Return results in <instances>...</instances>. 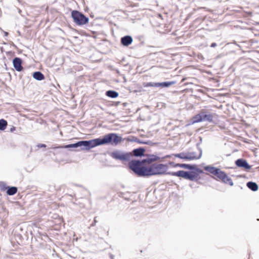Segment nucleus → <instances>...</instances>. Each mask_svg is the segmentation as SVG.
<instances>
[{
    "mask_svg": "<svg viewBox=\"0 0 259 259\" xmlns=\"http://www.w3.org/2000/svg\"><path fill=\"white\" fill-rule=\"evenodd\" d=\"M127 141L129 142H136L140 144H145L150 146H153L155 144V143L152 142L150 140H147V141H143L139 139L136 137L135 136H132L130 138H128L127 139Z\"/></svg>",
    "mask_w": 259,
    "mask_h": 259,
    "instance_id": "2eb2a0df",
    "label": "nucleus"
},
{
    "mask_svg": "<svg viewBox=\"0 0 259 259\" xmlns=\"http://www.w3.org/2000/svg\"><path fill=\"white\" fill-rule=\"evenodd\" d=\"M246 186L251 191L255 192L258 190V186L255 182L249 181L246 183Z\"/></svg>",
    "mask_w": 259,
    "mask_h": 259,
    "instance_id": "412c9836",
    "label": "nucleus"
},
{
    "mask_svg": "<svg viewBox=\"0 0 259 259\" xmlns=\"http://www.w3.org/2000/svg\"><path fill=\"white\" fill-rule=\"evenodd\" d=\"M174 154H170V155H166L164 156V157L161 158V159H165V158H171L172 156H174Z\"/></svg>",
    "mask_w": 259,
    "mask_h": 259,
    "instance_id": "2f4dec72",
    "label": "nucleus"
},
{
    "mask_svg": "<svg viewBox=\"0 0 259 259\" xmlns=\"http://www.w3.org/2000/svg\"><path fill=\"white\" fill-rule=\"evenodd\" d=\"M198 149L199 154L198 156L196 155V153L195 152H186V156L189 157V158L187 159L188 161L199 159L201 158L202 153V150L199 148H198Z\"/></svg>",
    "mask_w": 259,
    "mask_h": 259,
    "instance_id": "f3484780",
    "label": "nucleus"
},
{
    "mask_svg": "<svg viewBox=\"0 0 259 259\" xmlns=\"http://www.w3.org/2000/svg\"><path fill=\"white\" fill-rule=\"evenodd\" d=\"M167 164L155 163L138 171L141 177H149L156 175H168L171 171H167L168 169Z\"/></svg>",
    "mask_w": 259,
    "mask_h": 259,
    "instance_id": "f03ea898",
    "label": "nucleus"
},
{
    "mask_svg": "<svg viewBox=\"0 0 259 259\" xmlns=\"http://www.w3.org/2000/svg\"><path fill=\"white\" fill-rule=\"evenodd\" d=\"M216 116L215 114H212L211 113V123H217L216 121L213 120V118H215Z\"/></svg>",
    "mask_w": 259,
    "mask_h": 259,
    "instance_id": "473e14b6",
    "label": "nucleus"
},
{
    "mask_svg": "<svg viewBox=\"0 0 259 259\" xmlns=\"http://www.w3.org/2000/svg\"><path fill=\"white\" fill-rule=\"evenodd\" d=\"M97 218V217H95L94 218V221H93V222L92 223V224L91 225V226H95V225H96V223L97 222V220H96Z\"/></svg>",
    "mask_w": 259,
    "mask_h": 259,
    "instance_id": "f704fd0d",
    "label": "nucleus"
},
{
    "mask_svg": "<svg viewBox=\"0 0 259 259\" xmlns=\"http://www.w3.org/2000/svg\"><path fill=\"white\" fill-rule=\"evenodd\" d=\"M4 33H5V35L6 36H8V34H9V33L8 32H6V31H5Z\"/></svg>",
    "mask_w": 259,
    "mask_h": 259,
    "instance_id": "ea45409f",
    "label": "nucleus"
},
{
    "mask_svg": "<svg viewBox=\"0 0 259 259\" xmlns=\"http://www.w3.org/2000/svg\"><path fill=\"white\" fill-rule=\"evenodd\" d=\"M15 130V127L12 126L10 129V132H13Z\"/></svg>",
    "mask_w": 259,
    "mask_h": 259,
    "instance_id": "4c0bfd02",
    "label": "nucleus"
},
{
    "mask_svg": "<svg viewBox=\"0 0 259 259\" xmlns=\"http://www.w3.org/2000/svg\"><path fill=\"white\" fill-rule=\"evenodd\" d=\"M167 164L170 165V166L174 167H177L178 165H179V163H176L172 161H169Z\"/></svg>",
    "mask_w": 259,
    "mask_h": 259,
    "instance_id": "c756f323",
    "label": "nucleus"
},
{
    "mask_svg": "<svg viewBox=\"0 0 259 259\" xmlns=\"http://www.w3.org/2000/svg\"><path fill=\"white\" fill-rule=\"evenodd\" d=\"M7 194L8 195L12 196L15 195L18 191V189L15 186H7Z\"/></svg>",
    "mask_w": 259,
    "mask_h": 259,
    "instance_id": "aec40b11",
    "label": "nucleus"
},
{
    "mask_svg": "<svg viewBox=\"0 0 259 259\" xmlns=\"http://www.w3.org/2000/svg\"><path fill=\"white\" fill-rule=\"evenodd\" d=\"M82 150H89L95 147L102 145L100 137L90 140H82Z\"/></svg>",
    "mask_w": 259,
    "mask_h": 259,
    "instance_id": "0eeeda50",
    "label": "nucleus"
},
{
    "mask_svg": "<svg viewBox=\"0 0 259 259\" xmlns=\"http://www.w3.org/2000/svg\"><path fill=\"white\" fill-rule=\"evenodd\" d=\"M76 149L79 148V150H82V141H78L75 143L69 144L68 145H65L63 146H53L51 147L52 149Z\"/></svg>",
    "mask_w": 259,
    "mask_h": 259,
    "instance_id": "f8f14e48",
    "label": "nucleus"
},
{
    "mask_svg": "<svg viewBox=\"0 0 259 259\" xmlns=\"http://www.w3.org/2000/svg\"><path fill=\"white\" fill-rule=\"evenodd\" d=\"M219 80L218 79L211 77V85L217 87L219 86Z\"/></svg>",
    "mask_w": 259,
    "mask_h": 259,
    "instance_id": "bb28decb",
    "label": "nucleus"
},
{
    "mask_svg": "<svg viewBox=\"0 0 259 259\" xmlns=\"http://www.w3.org/2000/svg\"><path fill=\"white\" fill-rule=\"evenodd\" d=\"M7 54L11 55V54H14V52H12V51H9V52H7Z\"/></svg>",
    "mask_w": 259,
    "mask_h": 259,
    "instance_id": "58836bf2",
    "label": "nucleus"
},
{
    "mask_svg": "<svg viewBox=\"0 0 259 259\" xmlns=\"http://www.w3.org/2000/svg\"><path fill=\"white\" fill-rule=\"evenodd\" d=\"M7 189V185L4 182L0 181V190L2 191H4Z\"/></svg>",
    "mask_w": 259,
    "mask_h": 259,
    "instance_id": "cd10ccee",
    "label": "nucleus"
},
{
    "mask_svg": "<svg viewBox=\"0 0 259 259\" xmlns=\"http://www.w3.org/2000/svg\"><path fill=\"white\" fill-rule=\"evenodd\" d=\"M178 167L187 169L190 170H193L194 169V165L187 163H179Z\"/></svg>",
    "mask_w": 259,
    "mask_h": 259,
    "instance_id": "5701e85b",
    "label": "nucleus"
},
{
    "mask_svg": "<svg viewBox=\"0 0 259 259\" xmlns=\"http://www.w3.org/2000/svg\"><path fill=\"white\" fill-rule=\"evenodd\" d=\"M211 179L217 181H220L224 184L233 186L234 183L231 178L227 174L219 168L211 166Z\"/></svg>",
    "mask_w": 259,
    "mask_h": 259,
    "instance_id": "7ed1b4c3",
    "label": "nucleus"
},
{
    "mask_svg": "<svg viewBox=\"0 0 259 259\" xmlns=\"http://www.w3.org/2000/svg\"><path fill=\"white\" fill-rule=\"evenodd\" d=\"M36 147L38 148H46L47 147V145L45 144H38L37 145H36Z\"/></svg>",
    "mask_w": 259,
    "mask_h": 259,
    "instance_id": "7c9ffc66",
    "label": "nucleus"
},
{
    "mask_svg": "<svg viewBox=\"0 0 259 259\" xmlns=\"http://www.w3.org/2000/svg\"><path fill=\"white\" fill-rule=\"evenodd\" d=\"M8 125V122L7 120H6L4 119H0V130L1 131H4Z\"/></svg>",
    "mask_w": 259,
    "mask_h": 259,
    "instance_id": "393cba45",
    "label": "nucleus"
},
{
    "mask_svg": "<svg viewBox=\"0 0 259 259\" xmlns=\"http://www.w3.org/2000/svg\"><path fill=\"white\" fill-rule=\"evenodd\" d=\"M146 151L145 148L143 147H140L136 149H134L132 151V153L134 156L137 157H141L142 156H145L144 153Z\"/></svg>",
    "mask_w": 259,
    "mask_h": 259,
    "instance_id": "a211bd4d",
    "label": "nucleus"
},
{
    "mask_svg": "<svg viewBox=\"0 0 259 259\" xmlns=\"http://www.w3.org/2000/svg\"><path fill=\"white\" fill-rule=\"evenodd\" d=\"M145 156L146 158L142 160H132L128 163L130 168L138 177L141 176L138 171L145 167H149L148 166L144 165L145 163L151 165L153 162L161 159L159 156L154 154H147Z\"/></svg>",
    "mask_w": 259,
    "mask_h": 259,
    "instance_id": "f257e3e1",
    "label": "nucleus"
},
{
    "mask_svg": "<svg viewBox=\"0 0 259 259\" xmlns=\"http://www.w3.org/2000/svg\"><path fill=\"white\" fill-rule=\"evenodd\" d=\"M106 96L111 98H116L118 97L119 93L114 90H108L105 93Z\"/></svg>",
    "mask_w": 259,
    "mask_h": 259,
    "instance_id": "4be33fe9",
    "label": "nucleus"
},
{
    "mask_svg": "<svg viewBox=\"0 0 259 259\" xmlns=\"http://www.w3.org/2000/svg\"><path fill=\"white\" fill-rule=\"evenodd\" d=\"M214 101H215V100H214V101H212V100H211V107H216V108H220V107H221V106H222V105H220V106L219 107H217V106H215L214 104H213V102Z\"/></svg>",
    "mask_w": 259,
    "mask_h": 259,
    "instance_id": "c9c22d12",
    "label": "nucleus"
},
{
    "mask_svg": "<svg viewBox=\"0 0 259 259\" xmlns=\"http://www.w3.org/2000/svg\"><path fill=\"white\" fill-rule=\"evenodd\" d=\"M102 145L117 146L123 141L122 137L117 133H110L100 137Z\"/></svg>",
    "mask_w": 259,
    "mask_h": 259,
    "instance_id": "20e7f679",
    "label": "nucleus"
},
{
    "mask_svg": "<svg viewBox=\"0 0 259 259\" xmlns=\"http://www.w3.org/2000/svg\"><path fill=\"white\" fill-rule=\"evenodd\" d=\"M235 163L237 167L244 168L247 171L250 170L251 168V166L249 165L247 161L244 158L237 159L235 161Z\"/></svg>",
    "mask_w": 259,
    "mask_h": 259,
    "instance_id": "ddd939ff",
    "label": "nucleus"
},
{
    "mask_svg": "<svg viewBox=\"0 0 259 259\" xmlns=\"http://www.w3.org/2000/svg\"><path fill=\"white\" fill-rule=\"evenodd\" d=\"M168 175L182 178L190 181H194L196 179L195 173L193 171L180 170L177 171H171L170 173H168Z\"/></svg>",
    "mask_w": 259,
    "mask_h": 259,
    "instance_id": "423d86ee",
    "label": "nucleus"
},
{
    "mask_svg": "<svg viewBox=\"0 0 259 259\" xmlns=\"http://www.w3.org/2000/svg\"><path fill=\"white\" fill-rule=\"evenodd\" d=\"M111 156L116 160H119L123 161H128L131 157V154L129 152H121L116 150L112 152Z\"/></svg>",
    "mask_w": 259,
    "mask_h": 259,
    "instance_id": "9d476101",
    "label": "nucleus"
},
{
    "mask_svg": "<svg viewBox=\"0 0 259 259\" xmlns=\"http://www.w3.org/2000/svg\"><path fill=\"white\" fill-rule=\"evenodd\" d=\"M69 195L70 197H73V196H75V194H74L73 195Z\"/></svg>",
    "mask_w": 259,
    "mask_h": 259,
    "instance_id": "79ce46f5",
    "label": "nucleus"
},
{
    "mask_svg": "<svg viewBox=\"0 0 259 259\" xmlns=\"http://www.w3.org/2000/svg\"><path fill=\"white\" fill-rule=\"evenodd\" d=\"M214 90V89H211V91H213Z\"/></svg>",
    "mask_w": 259,
    "mask_h": 259,
    "instance_id": "c03bdc74",
    "label": "nucleus"
},
{
    "mask_svg": "<svg viewBox=\"0 0 259 259\" xmlns=\"http://www.w3.org/2000/svg\"><path fill=\"white\" fill-rule=\"evenodd\" d=\"M222 43L220 42H211V48H214L217 46H219V47H220L221 48V49L222 48Z\"/></svg>",
    "mask_w": 259,
    "mask_h": 259,
    "instance_id": "c85d7f7f",
    "label": "nucleus"
},
{
    "mask_svg": "<svg viewBox=\"0 0 259 259\" xmlns=\"http://www.w3.org/2000/svg\"><path fill=\"white\" fill-rule=\"evenodd\" d=\"M202 121H210V114H207L202 112L193 116L191 119V122L192 123H197Z\"/></svg>",
    "mask_w": 259,
    "mask_h": 259,
    "instance_id": "9b49d317",
    "label": "nucleus"
},
{
    "mask_svg": "<svg viewBox=\"0 0 259 259\" xmlns=\"http://www.w3.org/2000/svg\"><path fill=\"white\" fill-rule=\"evenodd\" d=\"M71 16L73 22L76 25L82 26L88 24L89 22V17L77 10H72Z\"/></svg>",
    "mask_w": 259,
    "mask_h": 259,
    "instance_id": "39448f33",
    "label": "nucleus"
},
{
    "mask_svg": "<svg viewBox=\"0 0 259 259\" xmlns=\"http://www.w3.org/2000/svg\"><path fill=\"white\" fill-rule=\"evenodd\" d=\"M15 235L21 240L28 239V232L24 225H19L15 231Z\"/></svg>",
    "mask_w": 259,
    "mask_h": 259,
    "instance_id": "1a4fd4ad",
    "label": "nucleus"
},
{
    "mask_svg": "<svg viewBox=\"0 0 259 259\" xmlns=\"http://www.w3.org/2000/svg\"><path fill=\"white\" fill-rule=\"evenodd\" d=\"M32 76L38 81H41L45 79V75L39 71L34 72L32 73Z\"/></svg>",
    "mask_w": 259,
    "mask_h": 259,
    "instance_id": "6ab92c4d",
    "label": "nucleus"
},
{
    "mask_svg": "<svg viewBox=\"0 0 259 259\" xmlns=\"http://www.w3.org/2000/svg\"><path fill=\"white\" fill-rule=\"evenodd\" d=\"M177 83V81L175 80L174 81H164L161 82H144L143 83V85L144 88L147 87H159L161 88H168L172 85L175 84Z\"/></svg>",
    "mask_w": 259,
    "mask_h": 259,
    "instance_id": "6e6552de",
    "label": "nucleus"
},
{
    "mask_svg": "<svg viewBox=\"0 0 259 259\" xmlns=\"http://www.w3.org/2000/svg\"><path fill=\"white\" fill-rule=\"evenodd\" d=\"M23 60L19 57H15L13 59V65L15 69L18 72H21L24 70L22 66Z\"/></svg>",
    "mask_w": 259,
    "mask_h": 259,
    "instance_id": "4468645a",
    "label": "nucleus"
},
{
    "mask_svg": "<svg viewBox=\"0 0 259 259\" xmlns=\"http://www.w3.org/2000/svg\"><path fill=\"white\" fill-rule=\"evenodd\" d=\"M204 169L208 172H210V165H207L204 167Z\"/></svg>",
    "mask_w": 259,
    "mask_h": 259,
    "instance_id": "72a5a7b5",
    "label": "nucleus"
},
{
    "mask_svg": "<svg viewBox=\"0 0 259 259\" xmlns=\"http://www.w3.org/2000/svg\"><path fill=\"white\" fill-rule=\"evenodd\" d=\"M133 39L132 36L126 35L121 37L120 38V43L123 47H128L132 44Z\"/></svg>",
    "mask_w": 259,
    "mask_h": 259,
    "instance_id": "dca6fc26",
    "label": "nucleus"
},
{
    "mask_svg": "<svg viewBox=\"0 0 259 259\" xmlns=\"http://www.w3.org/2000/svg\"><path fill=\"white\" fill-rule=\"evenodd\" d=\"M194 169L192 171H193V172L195 173L196 179L197 178V177L199 176V175L202 174L203 172V171L201 169L198 168L196 166V165L195 164H194Z\"/></svg>",
    "mask_w": 259,
    "mask_h": 259,
    "instance_id": "a878e982",
    "label": "nucleus"
},
{
    "mask_svg": "<svg viewBox=\"0 0 259 259\" xmlns=\"http://www.w3.org/2000/svg\"><path fill=\"white\" fill-rule=\"evenodd\" d=\"M174 156L175 157L179 158L180 159H183L185 160H187V159L189 158V157L186 156V152H181L179 153H176L174 155Z\"/></svg>",
    "mask_w": 259,
    "mask_h": 259,
    "instance_id": "b1692460",
    "label": "nucleus"
},
{
    "mask_svg": "<svg viewBox=\"0 0 259 259\" xmlns=\"http://www.w3.org/2000/svg\"><path fill=\"white\" fill-rule=\"evenodd\" d=\"M120 103V102L119 101L115 102H114V105L117 106Z\"/></svg>",
    "mask_w": 259,
    "mask_h": 259,
    "instance_id": "e433bc0d",
    "label": "nucleus"
},
{
    "mask_svg": "<svg viewBox=\"0 0 259 259\" xmlns=\"http://www.w3.org/2000/svg\"><path fill=\"white\" fill-rule=\"evenodd\" d=\"M19 13L20 14H21V10H20V9L19 10Z\"/></svg>",
    "mask_w": 259,
    "mask_h": 259,
    "instance_id": "37998d69",
    "label": "nucleus"
},
{
    "mask_svg": "<svg viewBox=\"0 0 259 259\" xmlns=\"http://www.w3.org/2000/svg\"><path fill=\"white\" fill-rule=\"evenodd\" d=\"M110 258H111V259H113V258H114V255H112V254H111V255H110Z\"/></svg>",
    "mask_w": 259,
    "mask_h": 259,
    "instance_id": "a19ab883",
    "label": "nucleus"
}]
</instances>
